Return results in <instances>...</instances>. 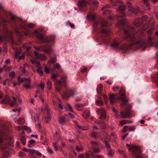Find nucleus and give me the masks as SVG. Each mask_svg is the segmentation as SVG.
Here are the masks:
<instances>
[{"instance_id": "nucleus-20", "label": "nucleus", "mask_w": 158, "mask_h": 158, "mask_svg": "<svg viewBox=\"0 0 158 158\" xmlns=\"http://www.w3.org/2000/svg\"><path fill=\"white\" fill-rule=\"evenodd\" d=\"M90 115V112L88 111H85L83 113L84 117L86 119L88 118Z\"/></svg>"}, {"instance_id": "nucleus-34", "label": "nucleus", "mask_w": 158, "mask_h": 158, "mask_svg": "<svg viewBox=\"0 0 158 158\" xmlns=\"http://www.w3.org/2000/svg\"><path fill=\"white\" fill-rule=\"evenodd\" d=\"M24 80V78H21L20 77H19L18 78V85H19L21 83H22L23 82Z\"/></svg>"}, {"instance_id": "nucleus-56", "label": "nucleus", "mask_w": 158, "mask_h": 158, "mask_svg": "<svg viewBox=\"0 0 158 158\" xmlns=\"http://www.w3.org/2000/svg\"><path fill=\"white\" fill-rule=\"evenodd\" d=\"M15 74V73L14 71L11 72L9 74V76L11 77H14Z\"/></svg>"}, {"instance_id": "nucleus-52", "label": "nucleus", "mask_w": 158, "mask_h": 158, "mask_svg": "<svg viewBox=\"0 0 158 158\" xmlns=\"http://www.w3.org/2000/svg\"><path fill=\"white\" fill-rule=\"evenodd\" d=\"M47 150L49 153L51 154H52L53 153V152L52 150L49 148L47 149Z\"/></svg>"}, {"instance_id": "nucleus-39", "label": "nucleus", "mask_w": 158, "mask_h": 158, "mask_svg": "<svg viewBox=\"0 0 158 158\" xmlns=\"http://www.w3.org/2000/svg\"><path fill=\"white\" fill-rule=\"evenodd\" d=\"M21 143L23 145H25L26 144V139L24 137H22L21 138Z\"/></svg>"}, {"instance_id": "nucleus-27", "label": "nucleus", "mask_w": 158, "mask_h": 158, "mask_svg": "<svg viewBox=\"0 0 158 158\" xmlns=\"http://www.w3.org/2000/svg\"><path fill=\"white\" fill-rule=\"evenodd\" d=\"M102 85L101 84H99L97 88V91L98 93H100L102 89Z\"/></svg>"}, {"instance_id": "nucleus-59", "label": "nucleus", "mask_w": 158, "mask_h": 158, "mask_svg": "<svg viewBox=\"0 0 158 158\" xmlns=\"http://www.w3.org/2000/svg\"><path fill=\"white\" fill-rule=\"evenodd\" d=\"M67 106L68 107L70 111L71 112L73 111V110L72 109V107L71 105L69 104H67Z\"/></svg>"}, {"instance_id": "nucleus-55", "label": "nucleus", "mask_w": 158, "mask_h": 158, "mask_svg": "<svg viewBox=\"0 0 158 158\" xmlns=\"http://www.w3.org/2000/svg\"><path fill=\"white\" fill-rule=\"evenodd\" d=\"M57 75H56L53 74L51 76V78L55 80V79L57 77Z\"/></svg>"}, {"instance_id": "nucleus-46", "label": "nucleus", "mask_w": 158, "mask_h": 158, "mask_svg": "<svg viewBox=\"0 0 158 158\" xmlns=\"http://www.w3.org/2000/svg\"><path fill=\"white\" fill-rule=\"evenodd\" d=\"M16 97L19 102H21L22 100L21 98V95L19 93H18L16 95Z\"/></svg>"}, {"instance_id": "nucleus-19", "label": "nucleus", "mask_w": 158, "mask_h": 158, "mask_svg": "<svg viewBox=\"0 0 158 158\" xmlns=\"http://www.w3.org/2000/svg\"><path fill=\"white\" fill-rule=\"evenodd\" d=\"M131 45L128 46L125 44H123L120 47V48L123 50H127L130 47Z\"/></svg>"}, {"instance_id": "nucleus-5", "label": "nucleus", "mask_w": 158, "mask_h": 158, "mask_svg": "<svg viewBox=\"0 0 158 158\" xmlns=\"http://www.w3.org/2000/svg\"><path fill=\"white\" fill-rule=\"evenodd\" d=\"M67 77L66 75L62 76L60 80L55 81V84L57 86L66 87Z\"/></svg>"}, {"instance_id": "nucleus-26", "label": "nucleus", "mask_w": 158, "mask_h": 158, "mask_svg": "<svg viewBox=\"0 0 158 158\" xmlns=\"http://www.w3.org/2000/svg\"><path fill=\"white\" fill-rule=\"evenodd\" d=\"M110 32L109 29H103L101 33L104 35H107L110 33Z\"/></svg>"}, {"instance_id": "nucleus-40", "label": "nucleus", "mask_w": 158, "mask_h": 158, "mask_svg": "<svg viewBox=\"0 0 158 158\" xmlns=\"http://www.w3.org/2000/svg\"><path fill=\"white\" fill-rule=\"evenodd\" d=\"M124 6L122 5L120 6L117 9L118 10L123 11L124 10Z\"/></svg>"}, {"instance_id": "nucleus-58", "label": "nucleus", "mask_w": 158, "mask_h": 158, "mask_svg": "<svg viewBox=\"0 0 158 158\" xmlns=\"http://www.w3.org/2000/svg\"><path fill=\"white\" fill-rule=\"evenodd\" d=\"M108 154V155L109 156H112L114 152H113V151L112 150L110 149L109 151Z\"/></svg>"}, {"instance_id": "nucleus-50", "label": "nucleus", "mask_w": 158, "mask_h": 158, "mask_svg": "<svg viewBox=\"0 0 158 158\" xmlns=\"http://www.w3.org/2000/svg\"><path fill=\"white\" fill-rule=\"evenodd\" d=\"M125 15H126L124 13H122L120 15H117L116 17L117 18H121L125 16Z\"/></svg>"}, {"instance_id": "nucleus-49", "label": "nucleus", "mask_w": 158, "mask_h": 158, "mask_svg": "<svg viewBox=\"0 0 158 158\" xmlns=\"http://www.w3.org/2000/svg\"><path fill=\"white\" fill-rule=\"evenodd\" d=\"M120 123L121 125L122 126L123 125L127 123V122L126 120H123L122 121H120Z\"/></svg>"}, {"instance_id": "nucleus-33", "label": "nucleus", "mask_w": 158, "mask_h": 158, "mask_svg": "<svg viewBox=\"0 0 158 158\" xmlns=\"http://www.w3.org/2000/svg\"><path fill=\"white\" fill-rule=\"evenodd\" d=\"M94 123H96L97 124H98L101 127L102 126L101 125V123H102L103 124V126L104 127L105 125V123H104L103 122L101 121H94Z\"/></svg>"}, {"instance_id": "nucleus-24", "label": "nucleus", "mask_w": 158, "mask_h": 158, "mask_svg": "<svg viewBox=\"0 0 158 158\" xmlns=\"http://www.w3.org/2000/svg\"><path fill=\"white\" fill-rule=\"evenodd\" d=\"M17 122L18 124L22 125L24 123L25 120L23 118H20L18 120Z\"/></svg>"}, {"instance_id": "nucleus-44", "label": "nucleus", "mask_w": 158, "mask_h": 158, "mask_svg": "<svg viewBox=\"0 0 158 158\" xmlns=\"http://www.w3.org/2000/svg\"><path fill=\"white\" fill-rule=\"evenodd\" d=\"M35 142V141L33 139H31L29 141V144H28V146L31 147V145L33 144Z\"/></svg>"}, {"instance_id": "nucleus-30", "label": "nucleus", "mask_w": 158, "mask_h": 158, "mask_svg": "<svg viewBox=\"0 0 158 158\" xmlns=\"http://www.w3.org/2000/svg\"><path fill=\"white\" fill-rule=\"evenodd\" d=\"M65 119L64 117H62L60 118H59V121L60 123L61 124H63L65 122Z\"/></svg>"}, {"instance_id": "nucleus-22", "label": "nucleus", "mask_w": 158, "mask_h": 158, "mask_svg": "<svg viewBox=\"0 0 158 158\" xmlns=\"http://www.w3.org/2000/svg\"><path fill=\"white\" fill-rule=\"evenodd\" d=\"M75 148L78 152H81L83 150V148L81 145H77L76 146Z\"/></svg>"}, {"instance_id": "nucleus-2", "label": "nucleus", "mask_w": 158, "mask_h": 158, "mask_svg": "<svg viewBox=\"0 0 158 158\" xmlns=\"http://www.w3.org/2000/svg\"><path fill=\"white\" fill-rule=\"evenodd\" d=\"M119 93L120 95L117 99H121L122 101L123 102L121 104V105H124L126 106V111L121 112L120 116L122 118H127L130 115V110L131 108V106L128 104V101L126 98L125 89L123 87L119 91Z\"/></svg>"}, {"instance_id": "nucleus-16", "label": "nucleus", "mask_w": 158, "mask_h": 158, "mask_svg": "<svg viewBox=\"0 0 158 158\" xmlns=\"http://www.w3.org/2000/svg\"><path fill=\"white\" fill-rule=\"evenodd\" d=\"M101 140L104 143L106 148L108 149H110V146L107 141L103 140L102 138L101 139Z\"/></svg>"}, {"instance_id": "nucleus-7", "label": "nucleus", "mask_w": 158, "mask_h": 158, "mask_svg": "<svg viewBox=\"0 0 158 158\" xmlns=\"http://www.w3.org/2000/svg\"><path fill=\"white\" fill-rule=\"evenodd\" d=\"M34 52L35 56L38 60H46L47 58L44 55L39 53L36 51H35Z\"/></svg>"}, {"instance_id": "nucleus-8", "label": "nucleus", "mask_w": 158, "mask_h": 158, "mask_svg": "<svg viewBox=\"0 0 158 158\" xmlns=\"http://www.w3.org/2000/svg\"><path fill=\"white\" fill-rule=\"evenodd\" d=\"M90 3L89 1L87 0H81L78 2L79 6L83 7L89 4Z\"/></svg>"}, {"instance_id": "nucleus-11", "label": "nucleus", "mask_w": 158, "mask_h": 158, "mask_svg": "<svg viewBox=\"0 0 158 158\" xmlns=\"http://www.w3.org/2000/svg\"><path fill=\"white\" fill-rule=\"evenodd\" d=\"M140 151V148L137 146H134L133 150L132 151V153L134 155H136L137 153H139Z\"/></svg>"}, {"instance_id": "nucleus-62", "label": "nucleus", "mask_w": 158, "mask_h": 158, "mask_svg": "<svg viewBox=\"0 0 158 158\" xmlns=\"http://www.w3.org/2000/svg\"><path fill=\"white\" fill-rule=\"evenodd\" d=\"M44 70H45V72L47 73H49V69H48L46 67H45V68H44Z\"/></svg>"}, {"instance_id": "nucleus-6", "label": "nucleus", "mask_w": 158, "mask_h": 158, "mask_svg": "<svg viewBox=\"0 0 158 158\" xmlns=\"http://www.w3.org/2000/svg\"><path fill=\"white\" fill-rule=\"evenodd\" d=\"M33 33H35V35L37 36L38 38L40 40L41 42L43 43L49 42L51 41V40H50L44 39L43 37V35L37 32V30L35 31Z\"/></svg>"}, {"instance_id": "nucleus-57", "label": "nucleus", "mask_w": 158, "mask_h": 158, "mask_svg": "<svg viewBox=\"0 0 158 158\" xmlns=\"http://www.w3.org/2000/svg\"><path fill=\"white\" fill-rule=\"evenodd\" d=\"M94 152L98 153L100 152V150L98 148H94Z\"/></svg>"}, {"instance_id": "nucleus-60", "label": "nucleus", "mask_w": 158, "mask_h": 158, "mask_svg": "<svg viewBox=\"0 0 158 158\" xmlns=\"http://www.w3.org/2000/svg\"><path fill=\"white\" fill-rule=\"evenodd\" d=\"M9 153L7 152H5L3 154V156L5 157H8Z\"/></svg>"}, {"instance_id": "nucleus-3", "label": "nucleus", "mask_w": 158, "mask_h": 158, "mask_svg": "<svg viewBox=\"0 0 158 158\" xmlns=\"http://www.w3.org/2000/svg\"><path fill=\"white\" fill-rule=\"evenodd\" d=\"M12 101L9 96H5L2 99V103L3 104H9L10 106H13L16 103V100L15 97H13Z\"/></svg>"}, {"instance_id": "nucleus-31", "label": "nucleus", "mask_w": 158, "mask_h": 158, "mask_svg": "<svg viewBox=\"0 0 158 158\" xmlns=\"http://www.w3.org/2000/svg\"><path fill=\"white\" fill-rule=\"evenodd\" d=\"M91 135L92 137L96 138L98 136V134L95 131H93L90 134Z\"/></svg>"}, {"instance_id": "nucleus-36", "label": "nucleus", "mask_w": 158, "mask_h": 158, "mask_svg": "<svg viewBox=\"0 0 158 158\" xmlns=\"http://www.w3.org/2000/svg\"><path fill=\"white\" fill-rule=\"evenodd\" d=\"M111 11L109 10H106L103 12V14L104 15H107L110 14L111 13Z\"/></svg>"}, {"instance_id": "nucleus-45", "label": "nucleus", "mask_w": 158, "mask_h": 158, "mask_svg": "<svg viewBox=\"0 0 158 158\" xmlns=\"http://www.w3.org/2000/svg\"><path fill=\"white\" fill-rule=\"evenodd\" d=\"M25 88L26 89H30L31 88V86H30V83H26V85H24Z\"/></svg>"}, {"instance_id": "nucleus-51", "label": "nucleus", "mask_w": 158, "mask_h": 158, "mask_svg": "<svg viewBox=\"0 0 158 158\" xmlns=\"http://www.w3.org/2000/svg\"><path fill=\"white\" fill-rule=\"evenodd\" d=\"M44 84L43 82H41L39 85V86L40 87L41 89H44Z\"/></svg>"}, {"instance_id": "nucleus-12", "label": "nucleus", "mask_w": 158, "mask_h": 158, "mask_svg": "<svg viewBox=\"0 0 158 158\" xmlns=\"http://www.w3.org/2000/svg\"><path fill=\"white\" fill-rule=\"evenodd\" d=\"M109 98L110 101V104H113L115 100V95L113 94H111L109 96Z\"/></svg>"}, {"instance_id": "nucleus-9", "label": "nucleus", "mask_w": 158, "mask_h": 158, "mask_svg": "<svg viewBox=\"0 0 158 158\" xmlns=\"http://www.w3.org/2000/svg\"><path fill=\"white\" fill-rule=\"evenodd\" d=\"M99 24L102 26H106L107 25V23L106 20L105 19H102L101 22L98 21L95 22L94 24V26L96 27Z\"/></svg>"}, {"instance_id": "nucleus-14", "label": "nucleus", "mask_w": 158, "mask_h": 158, "mask_svg": "<svg viewBox=\"0 0 158 158\" xmlns=\"http://www.w3.org/2000/svg\"><path fill=\"white\" fill-rule=\"evenodd\" d=\"M75 95V94L73 93L72 94H69V93H64L62 95L63 98H68L69 97H72L74 96Z\"/></svg>"}, {"instance_id": "nucleus-41", "label": "nucleus", "mask_w": 158, "mask_h": 158, "mask_svg": "<svg viewBox=\"0 0 158 158\" xmlns=\"http://www.w3.org/2000/svg\"><path fill=\"white\" fill-rule=\"evenodd\" d=\"M102 101L101 99L97 100L96 101V104L98 105H100L102 104Z\"/></svg>"}, {"instance_id": "nucleus-64", "label": "nucleus", "mask_w": 158, "mask_h": 158, "mask_svg": "<svg viewBox=\"0 0 158 158\" xmlns=\"http://www.w3.org/2000/svg\"><path fill=\"white\" fill-rule=\"evenodd\" d=\"M78 158H85V156L82 154H80L78 156Z\"/></svg>"}, {"instance_id": "nucleus-18", "label": "nucleus", "mask_w": 158, "mask_h": 158, "mask_svg": "<svg viewBox=\"0 0 158 158\" xmlns=\"http://www.w3.org/2000/svg\"><path fill=\"white\" fill-rule=\"evenodd\" d=\"M29 112L31 115V118L32 121L34 122H35L36 120L35 118V113L32 110H30Z\"/></svg>"}, {"instance_id": "nucleus-23", "label": "nucleus", "mask_w": 158, "mask_h": 158, "mask_svg": "<svg viewBox=\"0 0 158 158\" xmlns=\"http://www.w3.org/2000/svg\"><path fill=\"white\" fill-rule=\"evenodd\" d=\"M126 21L125 20L121 19V20L119 21L118 23L116 24V25L117 26L118 24L119 26H123L124 25L126 24Z\"/></svg>"}, {"instance_id": "nucleus-63", "label": "nucleus", "mask_w": 158, "mask_h": 158, "mask_svg": "<svg viewBox=\"0 0 158 158\" xmlns=\"http://www.w3.org/2000/svg\"><path fill=\"white\" fill-rule=\"evenodd\" d=\"M134 146L133 145H131L129 148H128V150L130 151L133 150Z\"/></svg>"}, {"instance_id": "nucleus-48", "label": "nucleus", "mask_w": 158, "mask_h": 158, "mask_svg": "<svg viewBox=\"0 0 158 158\" xmlns=\"http://www.w3.org/2000/svg\"><path fill=\"white\" fill-rule=\"evenodd\" d=\"M135 129V126H133L129 127V131H134Z\"/></svg>"}, {"instance_id": "nucleus-13", "label": "nucleus", "mask_w": 158, "mask_h": 158, "mask_svg": "<svg viewBox=\"0 0 158 158\" xmlns=\"http://www.w3.org/2000/svg\"><path fill=\"white\" fill-rule=\"evenodd\" d=\"M84 105V104H76L75 105V108L76 109L78 110H83Z\"/></svg>"}, {"instance_id": "nucleus-61", "label": "nucleus", "mask_w": 158, "mask_h": 158, "mask_svg": "<svg viewBox=\"0 0 158 158\" xmlns=\"http://www.w3.org/2000/svg\"><path fill=\"white\" fill-rule=\"evenodd\" d=\"M24 34L26 36L30 35L31 32L30 31H26L24 32Z\"/></svg>"}, {"instance_id": "nucleus-38", "label": "nucleus", "mask_w": 158, "mask_h": 158, "mask_svg": "<svg viewBox=\"0 0 158 158\" xmlns=\"http://www.w3.org/2000/svg\"><path fill=\"white\" fill-rule=\"evenodd\" d=\"M106 117V115L104 113H102L100 115V117L99 118L101 119H105Z\"/></svg>"}, {"instance_id": "nucleus-32", "label": "nucleus", "mask_w": 158, "mask_h": 158, "mask_svg": "<svg viewBox=\"0 0 158 158\" xmlns=\"http://www.w3.org/2000/svg\"><path fill=\"white\" fill-rule=\"evenodd\" d=\"M22 128L23 129H24L25 130L27 131V132H30L31 131V128L27 126H24V127L23 126Z\"/></svg>"}, {"instance_id": "nucleus-47", "label": "nucleus", "mask_w": 158, "mask_h": 158, "mask_svg": "<svg viewBox=\"0 0 158 158\" xmlns=\"http://www.w3.org/2000/svg\"><path fill=\"white\" fill-rule=\"evenodd\" d=\"M91 143L92 146L94 147H97L98 145V143L95 141H92Z\"/></svg>"}, {"instance_id": "nucleus-37", "label": "nucleus", "mask_w": 158, "mask_h": 158, "mask_svg": "<svg viewBox=\"0 0 158 158\" xmlns=\"http://www.w3.org/2000/svg\"><path fill=\"white\" fill-rule=\"evenodd\" d=\"M47 86L49 90H50L52 87V83L50 81H48L47 83Z\"/></svg>"}, {"instance_id": "nucleus-10", "label": "nucleus", "mask_w": 158, "mask_h": 158, "mask_svg": "<svg viewBox=\"0 0 158 158\" xmlns=\"http://www.w3.org/2000/svg\"><path fill=\"white\" fill-rule=\"evenodd\" d=\"M52 51V49L50 48H48L44 46L41 47V52H46L49 54Z\"/></svg>"}, {"instance_id": "nucleus-42", "label": "nucleus", "mask_w": 158, "mask_h": 158, "mask_svg": "<svg viewBox=\"0 0 158 158\" xmlns=\"http://www.w3.org/2000/svg\"><path fill=\"white\" fill-rule=\"evenodd\" d=\"M57 145L58 143L57 142H55L53 143V145L54 147V149L56 151H57L58 150Z\"/></svg>"}, {"instance_id": "nucleus-4", "label": "nucleus", "mask_w": 158, "mask_h": 158, "mask_svg": "<svg viewBox=\"0 0 158 158\" xmlns=\"http://www.w3.org/2000/svg\"><path fill=\"white\" fill-rule=\"evenodd\" d=\"M39 97L41 99V101L43 102V103H45V109L47 111V117L45 118V122L46 123H47L51 119V115L49 112V109L47 106V104L46 103L45 99L44 98L42 95L40 96Z\"/></svg>"}, {"instance_id": "nucleus-1", "label": "nucleus", "mask_w": 158, "mask_h": 158, "mask_svg": "<svg viewBox=\"0 0 158 158\" xmlns=\"http://www.w3.org/2000/svg\"><path fill=\"white\" fill-rule=\"evenodd\" d=\"M135 29L132 27H129L127 29L124 28L123 31L125 35L124 37L128 39L131 41V45H137L139 46L144 47V44L142 41H138V37L134 34Z\"/></svg>"}, {"instance_id": "nucleus-25", "label": "nucleus", "mask_w": 158, "mask_h": 158, "mask_svg": "<svg viewBox=\"0 0 158 158\" xmlns=\"http://www.w3.org/2000/svg\"><path fill=\"white\" fill-rule=\"evenodd\" d=\"M30 61L32 64H36L37 66H39L40 65V63L39 62H38L35 60L30 59Z\"/></svg>"}, {"instance_id": "nucleus-28", "label": "nucleus", "mask_w": 158, "mask_h": 158, "mask_svg": "<svg viewBox=\"0 0 158 158\" xmlns=\"http://www.w3.org/2000/svg\"><path fill=\"white\" fill-rule=\"evenodd\" d=\"M38 68L37 69V71L39 73L40 75L42 76L43 74V72L42 69V68L41 67L38 66Z\"/></svg>"}, {"instance_id": "nucleus-35", "label": "nucleus", "mask_w": 158, "mask_h": 158, "mask_svg": "<svg viewBox=\"0 0 158 158\" xmlns=\"http://www.w3.org/2000/svg\"><path fill=\"white\" fill-rule=\"evenodd\" d=\"M129 10L131 11L132 13H134L137 14L139 12L138 10L136 11V10L133 7H130L129 9Z\"/></svg>"}, {"instance_id": "nucleus-54", "label": "nucleus", "mask_w": 158, "mask_h": 158, "mask_svg": "<svg viewBox=\"0 0 158 158\" xmlns=\"http://www.w3.org/2000/svg\"><path fill=\"white\" fill-rule=\"evenodd\" d=\"M148 19V17L147 15H144L142 17V19L143 21H146Z\"/></svg>"}, {"instance_id": "nucleus-17", "label": "nucleus", "mask_w": 158, "mask_h": 158, "mask_svg": "<svg viewBox=\"0 0 158 158\" xmlns=\"http://www.w3.org/2000/svg\"><path fill=\"white\" fill-rule=\"evenodd\" d=\"M95 17L96 15L94 14H89L87 15V18L89 19L94 20Z\"/></svg>"}, {"instance_id": "nucleus-15", "label": "nucleus", "mask_w": 158, "mask_h": 158, "mask_svg": "<svg viewBox=\"0 0 158 158\" xmlns=\"http://www.w3.org/2000/svg\"><path fill=\"white\" fill-rule=\"evenodd\" d=\"M142 23L141 20L140 19H136L134 22V24L137 26H139Z\"/></svg>"}, {"instance_id": "nucleus-53", "label": "nucleus", "mask_w": 158, "mask_h": 158, "mask_svg": "<svg viewBox=\"0 0 158 158\" xmlns=\"http://www.w3.org/2000/svg\"><path fill=\"white\" fill-rule=\"evenodd\" d=\"M119 87L118 86H115L113 87L112 89L114 91L116 92L117 91Z\"/></svg>"}, {"instance_id": "nucleus-21", "label": "nucleus", "mask_w": 158, "mask_h": 158, "mask_svg": "<svg viewBox=\"0 0 158 158\" xmlns=\"http://www.w3.org/2000/svg\"><path fill=\"white\" fill-rule=\"evenodd\" d=\"M119 44V43L117 41H114L112 44L111 46L112 47L114 48H117Z\"/></svg>"}, {"instance_id": "nucleus-29", "label": "nucleus", "mask_w": 158, "mask_h": 158, "mask_svg": "<svg viewBox=\"0 0 158 158\" xmlns=\"http://www.w3.org/2000/svg\"><path fill=\"white\" fill-rule=\"evenodd\" d=\"M24 26L25 28H31L34 27V24L31 23H30L26 25H24Z\"/></svg>"}, {"instance_id": "nucleus-43", "label": "nucleus", "mask_w": 158, "mask_h": 158, "mask_svg": "<svg viewBox=\"0 0 158 158\" xmlns=\"http://www.w3.org/2000/svg\"><path fill=\"white\" fill-rule=\"evenodd\" d=\"M56 57H53L52 58L51 60L49 61V62H51L52 63H53L56 61Z\"/></svg>"}]
</instances>
